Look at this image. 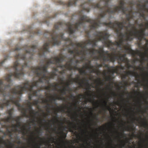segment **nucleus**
I'll list each match as a JSON object with an SVG mask.
<instances>
[{
    "label": "nucleus",
    "mask_w": 148,
    "mask_h": 148,
    "mask_svg": "<svg viewBox=\"0 0 148 148\" xmlns=\"http://www.w3.org/2000/svg\"><path fill=\"white\" fill-rule=\"evenodd\" d=\"M42 47H43L38 48L37 46L36 45H26L22 49L24 51V54L19 53L15 56L16 60L13 66L14 72L8 75L3 80H0V108L3 109L5 107L15 104L18 107L19 110L21 111L23 116L30 118L32 116L34 112L32 103L30 101H28V107L27 108L21 106L19 103L21 95L23 92L29 91L28 98L29 101H31L33 96H38V92L40 90L37 88V90H33L34 87L32 86L34 82L30 84L28 81L25 82L23 86L18 85L11 89V78L12 77L14 78H20L23 76L24 74L23 69L24 67L28 66L27 61L31 60L33 59L34 53H37L40 57L44 56H44H41L38 53Z\"/></svg>",
    "instance_id": "f257e3e1"
},
{
    "label": "nucleus",
    "mask_w": 148,
    "mask_h": 148,
    "mask_svg": "<svg viewBox=\"0 0 148 148\" xmlns=\"http://www.w3.org/2000/svg\"><path fill=\"white\" fill-rule=\"evenodd\" d=\"M86 1L85 3L80 5V8L82 10L78 12V14L79 17L78 21L76 23L74 24H72L70 22L67 23L66 24H64L62 22H59L56 24L54 26V28L55 30H53L50 33V36L51 37V39L49 40L46 43H45L43 46V47L40 49V55L41 56L44 55V53H46L49 52V47L50 46H52L55 45H59L60 44V40H64L65 41V46L67 49L69 53H70L71 54H73V58L75 57L76 56H81V58L82 59V61L85 60L88 61V62L86 63L85 68L88 69H91L93 68L95 66H91V61L90 60V58L92 57V55H90L88 58L87 59L86 55L88 54V52L87 51L86 45L87 44L92 45V47H96L97 46V42L98 41H101L104 44L102 40L99 39L102 36H104V33H107L106 31L97 32L96 31L94 34V35L95 38L93 39H88L87 40L86 42L84 43H74L72 41V40L69 38H64V33L63 32H60L59 34L57 33L56 30L60 29V28H63L64 26H66V28L64 29L69 34H71L73 33L75 31H78L80 28H84V25L85 22H88L85 20H83L82 24L80 23L81 21L80 18L82 16H85L87 18L92 20L89 18L88 17L85 15H82L83 11H85L87 12H88L90 11V8H96L92 7V5L93 4L95 5L97 3H92L90 0H86ZM80 0H71L69 1L68 3H65L62 2V1H58V4L63 5H66L67 7L74 5L75 6L76 3L78 1ZM100 6L101 5L99 3ZM100 9V8H98ZM100 13L101 12L100 11ZM98 16L97 17H98ZM97 18L94 20L97 19ZM90 24V30L89 31L86 32L87 35H89L91 30L95 29H91L90 26L92 24L90 22H88Z\"/></svg>",
    "instance_id": "f03ea898"
},
{
    "label": "nucleus",
    "mask_w": 148,
    "mask_h": 148,
    "mask_svg": "<svg viewBox=\"0 0 148 148\" xmlns=\"http://www.w3.org/2000/svg\"><path fill=\"white\" fill-rule=\"evenodd\" d=\"M111 0H98L99 2L104 3L101 6L99 3L93 4L94 8H99L101 12L96 20H93V29H96L101 25L108 26L114 29L119 38V42L115 44L121 47L123 42L131 41L134 38H137L140 41L145 36L146 29L142 28L143 25L140 24V31H137L134 24H131V19L134 20L133 15L132 5L133 2L129 1V8H125L124 0H121L120 5L111 8L108 3Z\"/></svg>",
    "instance_id": "7ed1b4c3"
},
{
    "label": "nucleus",
    "mask_w": 148,
    "mask_h": 148,
    "mask_svg": "<svg viewBox=\"0 0 148 148\" xmlns=\"http://www.w3.org/2000/svg\"><path fill=\"white\" fill-rule=\"evenodd\" d=\"M104 34V36H102L99 39L102 40L105 45L109 48L111 51H112V52L111 53L110 58L105 59V60H109V62H114L116 60H117L118 63L120 65L119 68V71L120 74L121 72V71H120V70H123L125 69V66L122 65V63L124 62H121V63L120 64V62L119 59L118 57L122 56H123L121 51H123V49H124L125 50L124 53H131L133 56L134 57L135 56H134L132 53L133 51L131 49L129 44L127 42H123V44L121 47H119L115 43L116 42H119V41L112 42L108 39L109 35L108 33H105Z\"/></svg>",
    "instance_id": "20e7f679"
},
{
    "label": "nucleus",
    "mask_w": 148,
    "mask_h": 148,
    "mask_svg": "<svg viewBox=\"0 0 148 148\" xmlns=\"http://www.w3.org/2000/svg\"><path fill=\"white\" fill-rule=\"evenodd\" d=\"M54 57L49 59L46 62L45 64L42 66H38L36 67H32L31 70L33 72L35 76L38 78V80L34 82L32 86H36V88H40L39 90H42V86H40L39 84L45 83L46 84H49V80L51 79H54L55 76L58 75L56 72L58 71L57 68L54 67L52 72L49 73L47 72V68L49 65L51 64H55L54 62Z\"/></svg>",
    "instance_id": "39448f33"
},
{
    "label": "nucleus",
    "mask_w": 148,
    "mask_h": 148,
    "mask_svg": "<svg viewBox=\"0 0 148 148\" xmlns=\"http://www.w3.org/2000/svg\"><path fill=\"white\" fill-rule=\"evenodd\" d=\"M3 127L5 128V132L1 131L3 134V136H0V148H14V145L12 144L9 139L4 140L5 136H8L11 139L12 138L13 133L11 130H10V125L8 123H4V124L2 125Z\"/></svg>",
    "instance_id": "423d86ee"
},
{
    "label": "nucleus",
    "mask_w": 148,
    "mask_h": 148,
    "mask_svg": "<svg viewBox=\"0 0 148 148\" xmlns=\"http://www.w3.org/2000/svg\"><path fill=\"white\" fill-rule=\"evenodd\" d=\"M87 51L88 53V55L90 56L95 54V52L99 54V56L95 55L93 57V59L95 60H102L104 62L109 61V60H105V59L110 58L111 53H109L108 51H104L103 48L100 50L88 49H87Z\"/></svg>",
    "instance_id": "0eeeda50"
},
{
    "label": "nucleus",
    "mask_w": 148,
    "mask_h": 148,
    "mask_svg": "<svg viewBox=\"0 0 148 148\" xmlns=\"http://www.w3.org/2000/svg\"><path fill=\"white\" fill-rule=\"evenodd\" d=\"M77 76V77L72 78L71 80H69L68 82H66L65 83V86L64 87H66V88L68 89V88H69V86L70 84H72L73 82H75L78 83L80 87H82L83 86V84L84 83V81L86 82H87V83L85 84H86L88 87L86 88V90H89V91L88 92H86V93L87 96L90 97V99H88V101L90 102H91L92 101V96L93 95H92V94H90V90L91 89V88L90 87V84L88 83V80L86 78L84 79L83 80H80L79 76L78 75Z\"/></svg>",
    "instance_id": "6e6552de"
},
{
    "label": "nucleus",
    "mask_w": 148,
    "mask_h": 148,
    "mask_svg": "<svg viewBox=\"0 0 148 148\" xmlns=\"http://www.w3.org/2000/svg\"><path fill=\"white\" fill-rule=\"evenodd\" d=\"M126 53H124L123 54L122 56L118 57L119 61L120 62V63H121V62H124L126 63V66L127 69H129L130 68H134V70H135V69L136 70H139L143 72L145 70V67L143 66L141 67L142 65L140 64L139 65L138 67L136 68L135 66H133V65L130 64V61L126 57Z\"/></svg>",
    "instance_id": "1a4fd4ad"
},
{
    "label": "nucleus",
    "mask_w": 148,
    "mask_h": 148,
    "mask_svg": "<svg viewBox=\"0 0 148 148\" xmlns=\"http://www.w3.org/2000/svg\"><path fill=\"white\" fill-rule=\"evenodd\" d=\"M145 39L146 40V46L147 47L146 48V47H142L143 49H144L145 50V51L144 53H143L141 52L138 50L136 51H133V52L132 53V55L134 56H135L136 55H138L141 58V60L140 61V62L141 63L143 62V61H146L147 60V59L146 58V57H148V40H146L145 38Z\"/></svg>",
    "instance_id": "9d476101"
},
{
    "label": "nucleus",
    "mask_w": 148,
    "mask_h": 148,
    "mask_svg": "<svg viewBox=\"0 0 148 148\" xmlns=\"http://www.w3.org/2000/svg\"><path fill=\"white\" fill-rule=\"evenodd\" d=\"M66 58V57L64 55H61L60 57H54V62H55V64L57 67H60L62 69V70L59 72L60 74H64L65 71L67 70L66 68H62V66L64 64H62L61 62L64 61Z\"/></svg>",
    "instance_id": "9b49d317"
},
{
    "label": "nucleus",
    "mask_w": 148,
    "mask_h": 148,
    "mask_svg": "<svg viewBox=\"0 0 148 148\" xmlns=\"http://www.w3.org/2000/svg\"><path fill=\"white\" fill-rule=\"evenodd\" d=\"M123 72V73L121 74V78L123 82L125 83L126 86L128 84V82L126 80L127 76L132 75L135 76L136 78H139V75L136 72H133L131 71H125Z\"/></svg>",
    "instance_id": "f8f14e48"
},
{
    "label": "nucleus",
    "mask_w": 148,
    "mask_h": 148,
    "mask_svg": "<svg viewBox=\"0 0 148 148\" xmlns=\"http://www.w3.org/2000/svg\"><path fill=\"white\" fill-rule=\"evenodd\" d=\"M14 110V109L13 108L8 110V113L9 116L5 118L1 119V121L3 123H8L10 124V123H11L12 121L15 120V118L12 116Z\"/></svg>",
    "instance_id": "ddd939ff"
},
{
    "label": "nucleus",
    "mask_w": 148,
    "mask_h": 148,
    "mask_svg": "<svg viewBox=\"0 0 148 148\" xmlns=\"http://www.w3.org/2000/svg\"><path fill=\"white\" fill-rule=\"evenodd\" d=\"M74 58H70L69 60L62 66V68H66L67 70H72L73 68L72 66V63Z\"/></svg>",
    "instance_id": "4468645a"
},
{
    "label": "nucleus",
    "mask_w": 148,
    "mask_h": 148,
    "mask_svg": "<svg viewBox=\"0 0 148 148\" xmlns=\"http://www.w3.org/2000/svg\"><path fill=\"white\" fill-rule=\"evenodd\" d=\"M31 129V127L30 125L29 126L26 124L25 125L23 126V129L21 130H20L19 132H21L23 136H25L26 134H28L30 132Z\"/></svg>",
    "instance_id": "2eb2a0df"
},
{
    "label": "nucleus",
    "mask_w": 148,
    "mask_h": 148,
    "mask_svg": "<svg viewBox=\"0 0 148 148\" xmlns=\"http://www.w3.org/2000/svg\"><path fill=\"white\" fill-rule=\"evenodd\" d=\"M143 75L144 76L143 81L144 84H142L141 85L144 86V90H146L148 87V72L144 73Z\"/></svg>",
    "instance_id": "dca6fc26"
},
{
    "label": "nucleus",
    "mask_w": 148,
    "mask_h": 148,
    "mask_svg": "<svg viewBox=\"0 0 148 148\" xmlns=\"http://www.w3.org/2000/svg\"><path fill=\"white\" fill-rule=\"evenodd\" d=\"M42 100V103H46L47 105H46L45 106V107L47 108V111L48 113H50V110L51 107L54 108V106L53 105L50 104V103H49V101L47 99H41Z\"/></svg>",
    "instance_id": "f3484780"
},
{
    "label": "nucleus",
    "mask_w": 148,
    "mask_h": 148,
    "mask_svg": "<svg viewBox=\"0 0 148 148\" xmlns=\"http://www.w3.org/2000/svg\"><path fill=\"white\" fill-rule=\"evenodd\" d=\"M11 124L10 125V128H11V131H12V132H19L21 133V132H19V130H18V128L19 127V126L18 125H17V124H14L13 122H11V123H10ZM23 129V128H22Z\"/></svg>",
    "instance_id": "a211bd4d"
},
{
    "label": "nucleus",
    "mask_w": 148,
    "mask_h": 148,
    "mask_svg": "<svg viewBox=\"0 0 148 148\" xmlns=\"http://www.w3.org/2000/svg\"><path fill=\"white\" fill-rule=\"evenodd\" d=\"M54 96L56 97H51V99H50L49 100L51 103H52V101H56V100H64V101H66L65 98L62 97H60V96H58L56 94H55Z\"/></svg>",
    "instance_id": "6ab92c4d"
},
{
    "label": "nucleus",
    "mask_w": 148,
    "mask_h": 148,
    "mask_svg": "<svg viewBox=\"0 0 148 148\" xmlns=\"http://www.w3.org/2000/svg\"><path fill=\"white\" fill-rule=\"evenodd\" d=\"M119 66H116L115 68L113 66H111V68L112 69V70L111 71L110 70V71L109 72L113 74L115 73H116L117 74H119Z\"/></svg>",
    "instance_id": "aec40b11"
},
{
    "label": "nucleus",
    "mask_w": 148,
    "mask_h": 148,
    "mask_svg": "<svg viewBox=\"0 0 148 148\" xmlns=\"http://www.w3.org/2000/svg\"><path fill=\"white\" fill-rule=\"evenodd\" d=\"M103 74L104 76H106L105 78V79L106 81H109L110 82L113 80V78L111 76L108 75L106 76L107 73L105 71H104L103 73Z\"/></svg>",
    "instance_id": "412c9836"
},
{
    "label": "nucleus",
    "mask_w": 148,
    "mask_h": 148,
    "mask_svg": "<svg viewBox=\"0 0 148 148\" xmlns=\"http://www.w3.org/2000/svg\"><path fill=\"white\" fill-rule=\"evenodd\" d=\"M34 112H32V115L31 116L33 119H32V120L31 122L35 123L36 122L35 121V119L36 118V115L39 113V112L38 111H35L34 110Z\"/></svg>",
    "instance_id": "4be33fe9"
},
{
    "label": "nucleus",
    "mask_w": 148,
    "mask_h": 148,
    "mask_svg": "<svg viewBox=\"0 0 148 148\" xmlns=\"http://www.w3.org/2000/svg\"><path fill=\"white\" fill-rule=\"evenodd\" d=\"M70 124L73 125L72 127H70L69 128V132H73L74 130H77V126L75 124H74L72 123H70Z\"/></svg>",
    "instance_id": "5701e85b"
},
{
    "label": "nucleus",
    "mask_w": 148,
    "mask_h": 148,
    "mask_svg": "<svg viewBox=\"0 0 148 148\" xmlns=\"http://www.w3.org/2000/svg\"><path fill=\"white\" fill-rule=\"evenodd\" d=\"M138 6L140 7V10H141V11H145L147 9L146 8V4L145 3L144 4L142 5H141L140 3H138Z\"/></svg>",
    "instance_id": "b1692460"
},
{
    "label": "nucleus",
    "mask_w": 148,
    "mask_h": 148,
    "mask_svg": "<svg viewBox=\"0 0 148 148\" xmlns=\"http://www.w3.org/2000/svg\"><path fill=\"white\" fill-rule=\"evenodd\" d=\"M85 68V66H84L82 68L78 69V71L80 74L82 75H85L86 74V71L84 69Z\"/></svg>",
    "instance_id": "393cba45"
},
{
    "label": "nucleus",
    "mask_w": 148,
    "mask_h": 148,
    "mask_svg": "<svg viewBox=\"0 0 148 148\" xmlns=\"http://www.w3.org/2000/svg\"><path fill=\"white\" fill-rule=\"evenodd\" d=\"M60 134L62 135L61 138L62 139V141L64 142L63 140L65 139L66 137L67 133H64V132L62 131L60 132Z\"/></svg>",
    "instance_id": "a878e982"
},
{
    "label": "nucleus",
    "mask_w": 148,
    "mask_h": 148,
    "mask_svg": "<svg viewBox=\"0 0 148 148\" xmlns=\"http://www.w3.org/2000/svg\"><path fill=\"white\" fill-rule=\"evenodd\" d=\"M95 82L97 83L98 85L99 84L101 86H103L104 84L103 82L101 81V79L100 78H98L97 80H95Z\"/></svg>",
    "instance_id": "bb28decb"
},
{
    "label": "nucleus",
    "mask_w": 148,
    "mask_h": 148,
    "mask_svg": "<svg viewBox=\"0 0 148 148\" xmlns=\"http://www.w3.org/2000/svg\"><path fill=\"white\" fill-rule=\"evenodd\" d=\"M68 90L66 89V87H64L62 90H60L61 93L62 95H66V91H68Z\"/></svg>",
    "instance_id": "cd10ccee"
},
{
    "label": "nucleus",
    "mask_w": 148,
    "mask_h": 148,
    "mask_svg": "<svg viewBox=\"0 0 148 148\" xmlns=\"http://www.w3.org/2000/svg\"><path fill=\"white\" fill-rule=\"evenodd\" d=\"M33 105L37 106L38 105L39 103V99H38L34 100V101L32 102Z\"/></svg>",
    "instance_id": "c85d7f7f"
},
{
    "label": "nucleus",
    "mask_w": 148,
    "mask_h": 148,
    "mask_svg": "<svg viewBox=\"0 0 148 148\" xmlns=\"http://www.w3.org/2000/svg\"><path fill=\"white\" fill-rule=\"evenodd\" d=\"M144 12L143 11H141V10H140L139 14L140 16L143 18L145 20L146 18L145 16V15L144 13Z\"/></svg>",
    "instance_id": "c756f323"
},
{
    "label": "nucleus",
    "mask_w": 148,
    "mask_h": 148,
    "mask_svg": "<svg viewBox=\"0 0 148 148\" xmlns=\"http://www.w3.org/2000/svg\"><path fill=\"white\" fill-rule=\"evenodd\" d=\"M54 114L56 115V116L54 117V120H53V122L55 123V121L56 120L57 122H59V121L58 120V117L57 115V113L55 112H54Z\"/></svg>",
    "instance_id": "7c9ffc66"
},
{
    "label": "nucleus",
    "mask_w": 148,
    "mask_h": 148,
    "mask_svg": "<svg viewBox=\"0 0 148 148\" xmlns=\"http://www.w3.org/2000/svg\"><path fill=\"white\" fill-rule=\"evenodd\" d=\"M21 119V116H17L16 117V119H14V121H12V122H14V121H15L17 123L18 122H20Z\"/></svg>",
    "instance_id": "2f4dec72"
},
{
    "label": "nucleus",
    "mask_w": 148,
    "mask_h": 148,
    "mask_svg": "<svg viewBox=\"0 0 148 148\" xmlns=\"http://www.w3.org/2000/svg\"><path fill=\"white\" fill-rule=\"evenodd\" d=\"M50 86H51V87L54 88V90H56L57 89L56 87H57V86H58V84H51Z\"/></svg>",
    "instance_id": "473e14b6"
},
{
    "label": "nucleus",
    "mask_w": 148,
    "mask_h": 148,
    "mask_svg": "<svg viewBox=\"0 0 148 148\" xmlns=\"http://www.w3.org/2000/svg\"><path fill=\"white\" fill-rule=\"evenodd\" d=\"M49 84V85L48 86H45V89L48 90L49 91L51 86V84H50V83Z\"/></svg>",
    "instance_id": "72a5a7b5"
},
{
    "label": "nucleus",
    "mask_w": 148,
    "mask_h": 148,
    "mask_svg": "<svg viewBox=\"0 0 148 148\" xmlns=\"http://www.w3.org/2000/svg\"><path fill=\"white\" fill-rule=\"evenodd\" d=\"M104 65V66L107 68L108 70V71L109 72L110 71V68H111V66H110L109 64H103Z\"/></svg>",
    "instance_id": "f704fd0d"
},
{
    "label": "nucleus",
    "mask_w": 148,
    "mask_h": 148,
    "mask_svg": "<svg viewBox=\"0 0 148 148\" xmlns=\"http://www.w3.org/2000/svg\"><path fill=\"white\" fill-rule=\"evenodd\" d=\"M103 103H104V106H106V107H107V108H108V109L109 110H110L111 108H110L109 106H108L107 105V101H105V100H103Z\"/></svg>",
    "instance_id": "c9c22d12"
},
{
    "label": "nucleus",
    "mask_w": 148,
    "mask_h": 148,
    "mask_svg": "<svg viewBox=\"0 0 148 148\" xmlns=\"http://www.w3.org/2000/svg\"><path fill=\"white\" fill-rule=\"evenodd\" d=\"M142 125L145 127L147 126L148 123L146 121H145V122L142 123Z\"/></svg>",
    "instance_id": "e433bc0d"
},
{
    "label": "nucleus",
    "mask_w": 148,
    "mask_h": 148,
    "mask_svg": "<svg viewBox=\"0 0 148 148\" xmlns=\"http://www.w3.org/2000/svg\"><path fill=\"white\" fill-rule=\"evenodd\" d=\"M8 56H6L5 58V59L1 61V62H0V68L1 66L3 63L4 62L5 60L8 58Z\"/></svg>",
    "instance_id": "4c0bfd02"
},
{
    "label": "nucleus",
    "mask_w": 148,
    "mask_h": 148,
    "mask_svg": "<svg viewBox=\"0 0 148 148\" xmlns=\"http://www.w3.org/2000/svg\"><path fill=\"white\" fill-rule=\"evenodd\" d=\"M95 66L97 69V67H100L103 66V65L101 64H97L95 65Z\"/></svg>",
    "instance_id": "58836bf2"
},
{
    "label": "nucleus",
    "mask_w": 148,
    "mask_h": 148,
    "mask_svg": "<svg viewBox=\"0 0 148 148\" xmlns=\"http://www.w3.org/2000/svg\"><path fill=\"white\" fill-rule=\"evenodd\" d=\"M55 139L54 138L51 137L50 138H49V142H50L51 141L53 142Z\"/></svg>",
    "instance_id": "ea45409f"
},
{
    "label": "nucleus",
    "mask_w": 148,
    "mask_h": 148,
    "mask_svg": "<svg viewBox=\"0 0 148 148\" xmlns=\"http://www.w3.org/2000/svg\"><path fill=\"white\" fill-rule=\"evenodd\" d=\"M124 96V94H122L121 95V97H122V99H123V101H126L127 102V103H129V100L128 99L127 100H125V99L123 98V96Z\"/></svg>",
    "instance_id": "a19ab883"
},
{
    "label": "nucleus",
    "mask_w": 148,
    "mask_h": 148,
    "mask_svg": "<svg viewBox=\"0 0 148 148\" xmlns=\"http://www.w3.org/2000/svg\"><path fill=\"white\" fill-rule=\"evenodd\" d=\"M73 69L72 70H77L78 71V69H80L79 68H78V67H77L76 65H75V66H73Z\"/></svg>",
    "instance_id": "79ce46f5"
},
{
    "label": "nucleus",
    "mask_w": 148,
    "mask_h": 148,
    "mask_svg": "<svg viewBox=\"0 0 148 148\" xmlns=\"http://www.w3.org/2000/svg\"><path fill=\"white\" fill-rule=\"evenodd\" d=\"M93 68L91 69L92 70L91 71V73H96L97 71V69L96 68L95 69H93Z\"/></svg>",
    "instance_id": "37998d69"
},
{
    "label": "nucleus",
    "mask_w": 148,
    "mask_h": 148,
    "mask_svg": "<svg viewBox=\"0 0 148 148\" xmlns=\"http://www.w3.org/2000/svg\"><path fill=\"white\" fill-rule=\"evenodd\" d=\"M43 113L44 114V117H45V119H42V120L43 121H44V122H46V120L45 118H46V117L47 116V114H45V113Z\"/></svg>",
    "instance_id": "c03bdc74"
},
{
    "label": "nucleus",
    "mask_w": 148,
    "mask_h": 148,
    "mask_svg": "<svg viewBox=\"0 0 148 148\" xmlns=\"http://www.w3.org/2000/svg\"><path fill=\"white\" fill-rule=\"evenodd\" d=\"M70 98L72 99H75V97L74 96L73 94H71L70 95Z\"/></svg>",
    "instance_id": "a18cd8bd"
},
{
    "label": "nucleus",
    "mask_w": 148,
    "mask_h": 148,
    "mask_svg": "<svg viewBox=\"0 0 148 148\" xmlns=\"http://www.w3.org/2000/svg\"><path fill=\"white\" fill-rule=\"evenodd\" d=\"M16 142L18 144H21L23 143V142L19 140H18L17 141H16Z\"/></svg>",
    "instance_id": "49530a36"
},
{
    "label": "nucleus",
    "mask_w": 148,
    "mask_h": 148,
    "mask_svg": "<svg viewBox=\"0 0 148 148\" xmlns=\"http://www.w3.org/2000/svg\"><path fill=\"white\" fill-rule=\"evenodd\" d=\"M82 59L81 58V61L79 60H76L75 61V63L76 64H77V63H80L81 62H82Z\"/></svg>",
    "instance_id": "de8ad7c7"
},
{
    "label": "nucleus",
    "mask_w": 148,
    "mask_h": 148,
    "mask_svg": "<svg viewBox=\"0 0 148 148\" xmlns=\"http://www.w3.org/2000/svg\"><path fill=\"white\" fill-rule=\"evenodd\" d=\"M145 29H146H146H148V21L145 24Z\"/></svg>",
    "instance_id": "09e8293b"
},
{
    "label": "nucleus",
    "mask_w": 148,
    "mask_h": 148,
    "mask_svg": "<svg viewBox=\"0 0 148 148\" xmlns=\"http://www.w3.org/2000/svg\"><path fill=\"white\" fill-rule=\"evenodd\" d=\"M96 73L97 74V75H99L100 74H101V72H100V71L98 70L97 69V72H96Z\"/></svg>",
    "instance_id": "8fccbe9b"
},
{
    "label": "nucleus",
    "mask_w": 148,
    "mask_h": 148,
    "mask_svg": "<svg viewBox=\"0 0 148 148\" xmlns=\"http://www.w3.org/2000/svg\"><path fill=\"white\" fill-rule=\"evenodd\" d=\"M79 103L78 102V101H77L76 102V103L74 104V105L75 106V109H77V106L76 104L77 103Z\"/></svg>",
    "instance_id": "3c124183"
},
{
    "label": "nucleus",
    "mask_w": 148,
    "mask_h": 148,
    "mask_svg": "<svg viewBox=\"0 0 148 148\" xmlns=\"http://www.w3.org/2000/svg\"><path fill=\"white\" fill-rule=\"evenodd\" d=\"M16 148H27V147H25V146H21V147L19 146H18Z\"/></svg>",
    "instance_id": "603ef678"
},
{
    "label": "nucleus",
    "mask_w": 148,
    "mask_h": 148,
    "mask_svg": "<svg viewBox=\"0 0 148 148\" xmlns=\"http://www.w3.org/2000/svg\"><path fill=\"white\" fill-rule=\"evenodd\" d=\"M111 94L114 97H116V93H115L114 92H112L111 93Z\"/></svg>",
    "instance_id": "864d4df0"
},
{
    "label": "nucleus",
    "mask_w": 148,
    "mask_h": 148,
    "mask_svg": "<svg viewBox=\"0 0 148 148\" xmlns=\"http://www.w3.org/2000/svg\"><path fill=\"white\" fill-rule=\"evenodd\" d=\"M138 59H134L132 60V63H135V62H136V61H138Z\"/></svg>",
    "instance_id": "5fc2aeb1"
},
{
    "label": "nucleus",
    "mask_w": 148,
    "mask_h": 148,
    "mask_svg": "<svg viewBox=\"0 0 148 148\" xmlns=\"http://www.w3.org/2000/svg\"><path fill=\"white\" fill-rule=\"evenodd\" d=\"M134 94H138V95H141V93L140 92H138L137 91H135Z\"/></svg>",
    "instance_id": "6e6d98bb"
},
{
    "label": "nucleus",
    "mask_w": 148,
    "mask_h": 148,
    "mask_svg": "<svg viewBox=\"0 0 148 148\" xmlns=\"http://www.w3.org/2000/svg\"><path fill=\"white\" fill-rule=\"evenodd\" d=\"M130 128L129 126H128L127 127H126V130L128 131H130Z\"/></svg>",
    "instance_id": "4d7b16f0"
},
{
    "label": "nucleus",
    "mask_w": 148,
    "mask_h": 148,
    "mask_svg": "<svg viewBox=\"0 0 148 148\" xmlns=\"http://www.w3.org/2000/svg\"><path fill=\"white\" fill-rule=\"evenodd\" d=\"M20 49L19 48V47H16V48L14 49V51H19V50H20Z\"/></svg>",
    "instance_id": "13d9d810"
},
{
    "label": "nucleus",
    "mask_w": 148,
    "mask_h": 148,
    "mask_svg": "<svg viewBox=\"0 0 148 148\" xmlns=\"http://www.w3.org/2000/svg\"><path fill=\"white\" fill-rule=\"evenodd\" d=\"M15 138L17 140H19V136H15Z\"/></svg>",
    "instance_id": "bf43d9fd"
},
{
    "label": "nucleus",
    "mask_w": 148,
    "mask_h": 148,
    "mask_svg": "<svg viewBox=\"0 0 148 148\" xmlns=\"http://www.w3.org/2000/svg\"><path fill=\"white\" fill-rule=\"evenodd\" d=\"M60 80L62 82H64V78L63 77H61L60 78Z\"/></svg>",
    "instance_id": "052dcab7"
},
{
    "label": "nucleus",
    "mask_w": 148,
    "mask_h": 148,
    "mask_svg": "<svg viewBox=\"0 0 148 148\" xmlns=\"http://www.w3.org/2000/svg\"><path fill=\"white\" fill-rule=\"evenodd\" d=\"M72 76V74H70L69 75H68V77L69 79Z\"/></svg>",
    "instance_id": "680f3d73"
},
{
    "label": "nucleus",
    "mask_w": 148,
    "mask_h": 148,
    "mask_svg": "<svg viewBox=\"0 0 148 148\" xmlns=\"http://www.w3.org/2000/svg\"><path fill=\"white\" fill-rule=\"evenodd\" d=\"M17 124L20 127L21 126V122L20 121L18 122H17Z\"/></svg>",
    "instance_id": "e2e57ef3"
},
{
    "label": "nucleus",
    "mask_w": 148,
    "mask_h": 148,
    "mask_svg": "<svg viewBox=\"0 0 148 148\" xmlns=\"http://www.w3.org/2000/svg\"><path fill=\"white\" fill-rule=\"evenodd\" d=\"M97 116H95L94 117V118L95 119H96L97 120H98V119L97 118Z\"/></svg>",
    "instance_id": "0e129e2a"
},
{
    "label": "nucleus",
    "mask_w": 148,
    "mask_h": 148,
    "mask_svg": "<svg viewBox=\"0 0 148 148\" xmlns=\"http://www.w3.org/2000/svg\"><path fill=\"white\" fill-rule=\"evenodd\" d=\"M141 84V82L140 81H139L138 83H137V85L136 86L137 87V86H138V84Z\"/></svg>",
    "instance_id": "69168bd1"
},
{
    "label": "nucleus",
    "mask_w": 148,
    "mask_h": 148,
    "mask_svg": "<svg viewBox=\"0 0 148 148\" xmlns=\"http://www.w3.org/2000/svg\"><path fill=\"white\" fill-rule=\"evenodd\" d=\"M83 95H81V94L80 95H79L78 96V97L79 98H81L82 96H83Z\"/></svg>",
    "instance_id": "338daca9"
},
{
    "label": "nucleus",
    "mask_w": 148,
    "mask_h": 148,
    "mask_svg": "<svg viewBox=\"0 0 148 148\" xmlns=\"http://www.w3.org/2000/svg\"><path fill=\"white\" fill-rule=\"evenodd\" d=\"M145 3L146 4H147L148 3V0H146L145 1Z\"/></svg>",
    "instance_id": "774afa93"
}]
</instances>
